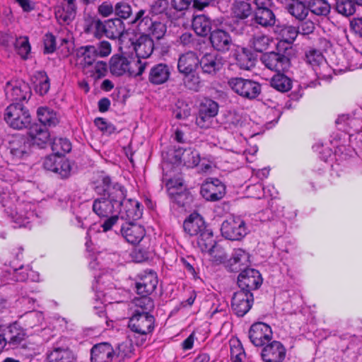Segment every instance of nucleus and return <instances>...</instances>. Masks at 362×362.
I'll use <instances>...</instances> for the list:
<instances>
[{"label":"nucleus","mask_w":362,"mask_h":362,"mask_svg":"<svg viewBox=\"0 0 362 362\" xmlns=\"http://www.w3.org/2000/svg\"><path fill=\"white\" fill-rule=\"evenodd\" d=\"M16 194L10 189H3L0 193V204L5 213L16 224V227H28L35 218V206L30 202H22L16 204Z\"/></svg>","instance_id":"f257e3e1"},{"label":"nucleus","mask_w":362,"mask_h":362,"mask_svg":"<svg viewBox=\"0 0 362 362\" xmlns=\"http://www.w3.org/2000/svg\"><path fill=\"white\" fill-rule=\"evenodd\" d=\"M125 31V25L119 18L101 21L97 17L86 20L84 32L92 35L96 38L105 36L110 39H117L122 37Z\"/></svg>","instance_id":"f03ea898"},{"label":"nucleus","mask_w":362,"mask_h":362,"mask_svg":"<svg viewBox=\"0 0 362 362\" xmlns=\"http://www.w3.org/2000/svg\"><path fill=\"white\" fill-rule=\"evenodd\" d=\"M199 64V59L194 52L181 54L177 62V69L185 76L184 83L189 89L197 90L199 80L194 72Z\"/></svg>","instance_id":"7ed1b4c3"},{"label":"nucleus","mask_w":362,"mask_h":362,"mask_svg":"<svg viewBox=\"0 0 362 362\" xmlns=\"http://www.w3.org/2000/svg\"><path fill=\"white\" fill-rule=\"evenodd\" d=\"M98 185L95 187V190L98 194L103 192L106 193L108 196V201L111 202L112 204L118 210L121 208L123 202L127 199L126 191L123 186L118 183L111 185V180L109 176L102 175L100 176L99 180L97 181Z\"/></svg>","instance_id":"20e7f679"},{"label":"nucleus","mask_w":362,"mask_h":362,"mask_svg":"<svg viewBox=\"0 0 362 362\" xmlns=\"http://www.w3.org/2000/svg\"><path fill=\"white\" fill-rule=\"evenodd\" d=\"M227 84L235 93L245 99L254 100L261 93V84L251 79L232 77Z\"/></svg>","instance_id":"39448f33"},{"label":"nucleus","mask_w":362,"mask_h":362,"mask_svg":"<svg viewBox=\"0 0 362 362\" xmlns=\"http://www.w3.org/2000/svg\"><path fill=\"white\" fill-rule=\"evenodd\" d=\"M4 119L12 128L23 129L31 123V117L28 110L19 103H13L6 109Z\"/></svg>","instance_id":"423d86ee"},{"label":"nucleus","mask_w":362,"mask_h":362,"mask_svg":"<svg viewBox=\"0 0 362 362\" xmlns=\"http://www.w3.org/2000/svg\"><path fill=\"white\" fill-rule=\"evenodd\" d=\"M155 319L151 314H140L139 310H135L134 315L129 318L128 327L137 334L141 335V345L146 339V335L154 329Z\"/></svg>","instance_id":"0eeeda50"},{"label":"nucleus","mask_w":362,"mask_h":362,"mask_svg":"<svg viewBox=\"0 0 362 362\" xmlns=\"http://www.w3.org/2000/svg\"><path fill=\"white\" fill-rule=\"evenodd\" d=\"M47 362H74L76 357L69 347V340L61 337L53 344L52 350L47 353Z\"/></svg>","instance_id":"6e6552de"},{"label":"nucleus","mask_w":362,"mask_h":362,"mask_svg":"<svg viewBox=\"0 0 362 362\" xmlns=\"http://www.w3.org/2000/svg\"><path fill=\"white\" fill-rule=\"evenodd\" d=\"M221 234L226 239L239 240L247 233L245 223L240 218H230L223 222Z\"/></svg>","instance_id":"1a4fd4ad"},{"label":"nucleus","mask_w":362,"mask_h":362,"mask_svg":"<svg viewBox=\"0 0 362 362\" xmlns=\"http://www.w3.org/2000/svg\"><path fill=\"white\" fill-rule=\"evenodd\" d=\"M4 90L6 99L13 102L25 100L31 95L29 85L21 80L7 82Z\"/></svg>","instance_id":"9d476101"},{"label":"nucleus","mask_w":362,"mask_h":362,"mask_svg":"<svg viewBox=\"0 0 362 362\" xmlns=\"http://www.w3.org/2000/svg\"><path fill=\"white\" fill-rule=\"evenodd\" d=\"M157 284L156 273L152 270L144 271L135 278V288L140 295H150L155 291Z\"/></svg>","instance_id":"9b49d317"},{"label":"nucleus","mask_w":362,"mask_h":362,"mask_svg":"<svg viewBox=\"0 0 362 362\" xmlns=\"http://www.w3.org/2000/svg\"><path fill=\"white\" fill-rule=\"evenodd\" d=\"M262 283L259 271L246 268L241 271L238 278V284L240 290L251 292L257 289Z\"/></svg>","instance_id":"f8f14e48"},{"label":"nucleus","mask_w":362,"mask_h":362,"mask_svg":"<svg viewBox=\"0 0 362 362\" xmlns=\"http://www.w3.org/2000/svg\"><path fill=\"white\" fill-rule=\"evenodd\" d=\"M248 336L250 341L255 346H262L272 339V331L267 324L256 322L250 327Z\"/></svg>","instance_id":"ddd939ff"},{"label":"nucleus","mask_w":362,"mask_h":362,"mask_svg":"<svg viewBox=\"0 0 362 362\" xmlns=\"http://www.w3.org/2000/svg\"><path fill=\"white\" fill-rule=\"evenodd\" d=\"M252 303L253 295L252 292L240 290L234 293L231 306L238 316L243 317L250 310Z\"/></svg>","instance_id":"4468645a"},{"label":"nucleus","mask_w":362,"mask_h":362,"mask_svg":"<svg viewBox=\"0 0 362 362\" xmlns=\"http://www.w3.org/2000/svg\"><path fill=\"white\" fill-rule=\"evenodd\" d=\"M262 63L272 71L280 72L288 67L289 59L282 53L270 52L261 57Z\"/></svg>","instance_id":"2eb2a0df"},{"label":"nucleus","mask_w":362,"mask_h":362,"mask_svg":"<svg viewBox=\"0 0 362 362\" xmlns=\"http://www.w3.org/2000/svg\"><path fill=\"white\" fill-rule=\"evenodd\" d=\"M225 185L218 179L206 181L201 187L200 194L207 201H218L225 194Z\"/></svg>","instance_id":"dca6fc26"},{"label":"nucleus","mask_w":362,"mask_h":362,"mask_svg":"<svg viewBox=\"0 0 362 362\" xmlns=\"http://www.w3.org/2000/svg\"><path fill=\"white\" fill-rule=\"evenodd\" d=\"M286 350L278 341H273L267 344L261 351V358L264 362H283Z\"/></svg>","instance_id":"f3484780"},{"label":"nucleus","mask_w":362,"mask_h":362,"mask_svg":"<svg viewBox=\"0 0 362 362\" xmlns=\"http://www.w3.org/2000/svg\"><path fill=\"white\" fill-rule=\"evenodd\" d=\"M116 356V351L107 342L94 345L90 350L91 362H112Z\"/></svg>","instance_id":"a211bd4d"},{"label":"nucleus","mask_w":362,"mask_h":362,"mask_svg":"<svg viewBox=\"0 0 362 362\" xmlns=\"http://www.w3.org/2000/svg\"><path fill=\"white\" fill-rule=\"evenodd\" d=\"M223 64V58L219 54L207 53L199 59V64L203 73L214 75L222 69Z\"/></svg>","instance_id":"6ab92c4d"},{"label":"nucleus","mask_w":362,"mask_h":362,"mask_svg":"<svg viewBox=\"0 0 362 362\" xmlns=\"http://www.w3.org/2000/svg\"><path fill=\"white\" fill-rule=\"evenodd\" d=\"M122 219L128 220L129 221H136L142 216V209H141L140 204L134 199H127L123 202L121 208L116 210Z\"/></svg>","instance_id":"aec40b11"},{"label":"nucleus","mask_w":362,"mask_h":362,"mask_svg":"<svg viewBox=\"0 0 362 362\" xmlns=\"http://www.w3.org/2000/svg\"><path fill=\"white\" fill-rule=\"evenodd\" d=\"M121 233L128 243L136 245L144 238L145 229L141 225L129 221L122 225Z\"/></svg>","instance_id":"412c9836"},{"label":"nucleus","mask_w":362,"mask_h":362,"mask_svg":"<svg viewBox=\"0 0 362 362\" xmlns=\"http://www.w3.org/2000/svg\"><path fill=\"white\" fill-rule=\"evenodd\" d=\"M171 75L170 66L164 63L153 65L148 73V81L153 85H162L166 83Z\"/></svg>","instance_id":"4be33fe9"},{"label":"nucleus","mask_w":362,"mask_h":362,"mask_svg":"<svg viewBox=\"0 0 362 362\" xmlns=\"http://www.w3.org/2000/svg\"><path fill=\"white\" fill-rule=\"evenodd\" d=\"M75 0H64L55 8V17L60 24H69L76 16Z\"/></svg>","instance_id":"5701e85b"},{"label":"nucleus","mask_w":362,"mask_h":362,"mask_svg":"<svg viewBox=\"0 0 362 362\" xmlns=\"http://www.w3.org/2000/svg\"><path fill=\"white\" fill-rule=\"evenodd\" d=\"M30 146L29 139L23 136L13 137L9 143L10 153L16 158L26 157L30 153Z\"/></svg>","instance_id":"b1692460"},{"label":"nucleus","mask_w":362,"mask_h":362,"mask_svg":"<svg viewBox=\"0 0 362 362\" xmlns=\"http://www.w3.org/2000/svg\"><path fill=\"white\" fill-rule=\"evenodd\" d=\"M183 228L190 236L199 235L207 229L204 218L197 213L189 216L184 221Z\"/></svg>","instance_id":"393cba45"},{"label":"nucleus","mask_w":362,"mask_h":362,"mask_svg":"<svg viewBox=\"0 0 362 362\" xmlns=\"http://www.w3.org/2000/svg\"><path fill=\"white\" fill-rule=\"evenodd\" d=\"M28 135L30 145H36L40 148H43L49 139V133L47 128L38 124L30 127Z\"/></svg>","instance_id":"a878e982"},{"label":"nucleus","mask_w":362,"mask_h":362,"mask_svg":"<svg viewBox=\"0 0 362 362\" xmlns=\"http://www.w3.org/2000/svg\"><path fill=\"white\" fill-rule=\"evenodd\" d=\"M168 194L179 206H185L188 198L187 193L183 190L182 182L180 180H170L166 183Z\"/></svg>","instance_id":"bb28decb"},{"label":"nucleus","mask_w":362,"mask_h":362,"mask_svg":"<svg viewBox=\"0 0 362 362\" xmlns=\"http://www.w3.org/2000/svg\"><path fill=\"white\" fill-rule=\"evenodd\" d=\"M268 5L267 3L264 5H256L255 11V23L263 27L272 26L276 21L275 16L273 11L267 7Z\"/></svg>","instance_id":"cd10ccee"},{"label":"nucleus","mask_w":362,"mask_h":362,"mask_svg":"<svg viewBox=\"0 0 362 362\" xmlns=\"http://www.w3.org/2000/svg\"><path fill=\"white\" fill-rule=\"evenodd\" d=\"M210 42L216 49L224 52L229 49L231 38L226 31L217 29L211 33Z\"/></svg>","instance_id":"c85d7f7f"},{"label":"nucleus","mask_w":362,"mask_h":362,"mask_svg":"<svg viewBox=\"0 0 362 362\" xmlns=\"http://www.w3.org/2000/svg\"><path fill=\"white\" fill-rule=\"evenodd\" d=\"M129 59L123 55L114 54L110 61V70L112 74L120 76L127 74L129 71Z\"/></svg>","instance_id":"c756f323"},{"label":"nucleus","mask_w":362,"mask_h":362,"mask_svg":"<svg viewBox=\"0 0 362 362\" xmlns=\"http://www.w3.org/2000/svg\"><path fill=\"white\" fill-rule=\"evenodd\" d=\"M154 49L152 38L146 35L140 37L134 45V51L137 58L146 59L150 57Z\"/></svg>","instance_id":"7c9ffc66"},{"label":"nucleus","mask_w":362,"mask_h":362,"mask_svg":"<svg viewBox=\"0 0 362 362\" xmlns=\"http://www.w3.org/2000/svg\"><path fill=\"white\" fill-rule=\"evenodd\" d=\"M249 262L248 253L240 248L235 249L229 260L230 269L233 272L242 271L243 267L247 266Z\"/></svg>","instance_id":"2f4dec72"},{"label":"nucleus","mask_w":362,"mask_h":362,"mask_svg":"<svg viewBox=\"0 0 362 362\" xmlns=\"http://www.w3.org/2000/svg\"><path fill=\"white\" fill-rule=\"evenodd\" d=\"M78 63L83 66L92 65L97 58L95 47L88 45L81 47L76 50Z\"/></svg>","instance_id":"473e14b6"},{"label":"nucleus","mask_w":362,"mask_h":362,"mask_svg":"<svg viewBox=\"0 0 362 362\" xmlns=\"http://www.w3.org/2000/svg\"><path fill=\"white\" fill-rule=\"evenodd\" d=\"M93 211L99 217L107 218L114 212L116 213V208L107 199L100 198L93 202Z\"/></svg>","instance_id":"72a5a7b5"},{"label":"nucleus","mask_w":362,"mask_h":362,"mask_svg":"<svg viewBox=\"0 0 362 362\" xmlns=\"http://www.w3.org/2000/svg\"><path fill=\"white\" fill-rule=\"evenodd\" d=\"M231 11L235 18L245 20L252 15L253 9L247 0H236L232 5Z\"/></svg>","instance_id":"f704fd0d"},{"label":"nucleus","mask_w":362,"mask_h":362,"mask_svg":"<svg viewBox=\"0 0 362 362\" xmlns=\"http://www.w3.org/2000/svg\"><path fill=\"white\" fill-rule=\"evenodd\" d=\"M194 32L200 36H206L211 30V19L205 15L196 16L192 21Z\"/></svg>","instance_id":"c9c22d12"},{"label":"nucleus","mask_w":362,"mask_h":362,"mask_svg":"<svg viewBox=\"0 0 362 362\" xmlns=\"http://www.w3.org/2000/svg\"><path fill=\"white\" fill-rule=\"evenodd\" d=\"M197 236V246L202 252H213L215 250L216 243L209 229H206Z\"/></svg>","instance_id":"e433bc0d"},{"label":"nucleus","mask_w":362,"mask_h":362,"mask_svg":"<svg viewBox=\"0 0 362 362\" xmlns=\"http://www.w3.org/2000/svg\"><path fill=\"white\" fill-rule=\"evenodd\" d=\"M271 86L279 92L284 93L291 90L292 81L283 74L278 73L271 79Z\"/></svg>","instance_id":"4c0bfd02"},{"label":"nucleus","mask_w":362,"mask_h":362,"mask_svg":"<svg viewBox=\"0 0 362 362\" xmlns=\"http://www.w3.org/2000/svg\"><path fill=\"white\" fill-rule=\"evenodd\" d=\"M13 279L16 281H25L30 279L33 281H39V275L34 271L30 269L29 267L21 266L13 270Z\"/></svg>","instance_id":"58836bf2"},{"label":"nucleus","mask_w":362,"mask_h":362,"mask_svg":"<svg viewBox=\"0 0 362 362\" xmlns=\"http://www.w3.org/2000/svg\"><path fill=\"white\" fill-rule=\"evenodd\" d=\"M37 113L40 124L45 127L55 126L58 123L56 113L47 107H39Z\"/></svg>","instance_id":"ea45409f"},{"label":"nucleus","mask_w":362,"mask_h":362,"mask_svg":"<svg viewBox=\"0 0 362 362\" xmlns=\"http://www.w3.org/2000/svg\"><path fill=\"white\" fill-rule=\"evenodd\" d=\"M52 150L58 157L64 156L71 150V144L66 138H55L52 142Z\"/></svg>","instance_id":"a19ab883"},{"label":"nucleus","mask_w":362,"mask_h":362,"mask_svg":"<svg viewBox=\"0 0 362 362\" xmlns=\"http://www.w3.org/2000/svg\"><path fill=\"white\" fill-rule=\"evenodd\" d=\"M151 21L149 13L146 10L141 9L136 13L132 23L136 25L139 30L143 33L149 29L148 26L151 25Z\"/></svg>","instance_id":"79ce46f5"},{"label":"nucleus","mask_w":362,"mask_h":362,"mask_svg":"<svg viewBox=\"0 0 362 362\" xmlns=\"http://www.w3.org/2000/svg\"><path fill=\"white\" fill-rule=\"evenodd\" d=\"M309 11L317 16H327L330 12V6L325 0H309Z\"/></svg>","instance_id":"37998d69"},{"label":"nucleus","mask_w":362,"mask_h":362,"mask_svg":"<svg viewBox=\"0 0 362 362\" xmlns=\"http://www.w3.org/2000/svg\"><path fill=\"white\" fill-rule=\"evenodd\" d=\"M287 11L298 21L305 20L309 13L308 3L288 4Z\"/></svg>","instance_id":"c03bdc74"},{"label":"nucleus","mask_w":362,"mask_h":362,"mask_svg":"<svg viewBox=\"0 0 362 362\" xmlns=\"http://www.w3.org/2000/svg\"><path fill=\"white\" fill-rule=\"evenodd\" d=\"M180 160L187 168H193L199 164L200 156L197 150L189 148L184 150Z\"/></svg>","instance_id":"a18cd8bd"},{"label":"nucleus","mask_w":362,"mask_h":362,"mask_svg":"<svg viewBox=\"0 0 362 362\" xmlns=\"http://www.w3.org/2000/svg\"><path fill=\"white\" fill-rule=\"evenodd\" d=\"M356 1L352 0H337L336 11L344 16H352L356 12Z\"/></svg>","instance_id":"49530a36"},{"label":"nucleus","mask_w":362,"mask_h":362,"mask_svg":"<svg viewBox=\"0 0 362 362\" xmlns=\"http://www.w3.org/2000/svg\"><path fill=\"white\" fill-rule=\"evenodd\" d=\"M272 189L270 187H268L267 191H266L267 194L272 197V199L269 202V209H266V212L270 211L272 213V216H268L267 219H273L274 216H281L282 214V209L283 207H280L277 203V201L274 199L277 194V192L275 190L274 187L272 186Z\"/></svg>","instance_id":"de8ad7c7"},{"label":"nucleus","mask_w":362,"mask_h":362,"mask_svg":"<svg viewBox=\"0 0 362 362\" xmlns=\"http://www.w3.org/2000/svg\"><path fill=\"white\" fill-rule=\"evenodd\" d=\"M142 296L134 300L136 310H140V314H150V312L154 308V303L148 295H141Z\"/></svg>","instance_id":"09e8293b"},{"label":"nucleus","mask_w":362,"mask_h":362,"mask_svg":"<svg viewBox=\"0 0 362 362\" xmlns=\"http://www.w3.org/2000/svg\"><path fill=\"white\" fill-rule=\"evenodd\" d=\"M15 49L17 53L24 59H27L30 52V45L28 37L26 36H21L17 37L14 42Z\"/></svg>","instance_id":"8fccbe9b"},{"label":"nucleus","mask_w":362,"mask_h":362,"mask_svg":"<svg viewBox=\"0 0 362 362\" xmlns=\"http://www.w3.org/2000/svg\"><path fill=\"white\" fill-rule=\"evenodd\" d=\"M148 27H149V29L143 33L146 36H151V38L153 37L159 40L163 37L166 32V27L163 23L153 20L151 21V25Z\"/></svg>","instance_id":"3c124183"},{"label":"nucleus","mask_w":362,"mask_h":362,"mask_svg":"<svg viewBox=\"0 0 362 362\" xmlns=\"http://www.w3.org/2000/svg\"><path fill=\"white\" fill-rule=\"evenodd\" d=\"M245 358L244 349L239 341L230 342V359L233 362H243Z\"/></svg>","instance_id":"603ef678"},{"label":"nucleus","mask_w":362,"mask_h":362,"mask_svg":"<svg viewBox=\"0 0 362 362\" xmlns=\"http://www.w3.org/2000/svg\"><path fill=\"white\" fill-rule=\"evenodd\" d=\"M199 112L215 117L218 112V105L211 99H205L202 102Z\"/></svg>","instance_id":"864d4df0"},{"label":"nucleus","mask_w":362,"mask_h":362,"mask_svg":"<svg viewBox=\"0 0 362 362\" xmlns=\"http://www.w3.org/2000/svg\"><path fill=\"white\" fill-rule=\"evenodd\" d=\"M137 58V59H129V71L127 74L131 76H141L146 66L147 63Z\"/></svg>","instance_id":"5fc2aeb1"},{"label":"nucleus","mask_w":362,"mask_h":362,"mask_svg":"<svg viewBox=\"0 0 362 362\" xmlns=\"http://www.w3.org/2000/svg\"><path fill=\"white\" fill-rule=\"evenodd\" d=\"M298 33L296 27L291 25H285L280 30L281 40L291 44L296 40Z\"/></svg>","instance_id":"6e6d98bb"},{"label":"nucleus","mask_w":362,"mask_h":362,"mask_svg":"<svg viewBox=\"0 0 362 362\" xmlns=\"http://www.w3.org/2000/svg\"><path fill=\"white\" fill-rule=\"evenodd\" d=\"M337 125L343 124L350 127L354 132H358L361 127V122L359 119L354 117H349L347 115H341L336 120Z\"/></svg>","instance_id":"4d7b16f0"},{"label":"nucleus","mask_w":362,"mask_h":362,"mask_svg":"<svg viewBox=\"0 0 362 362\" xmlns=\"http://www.w3.org/2000/svg\"><path fill=\"white\" fill-rule=\"evenodd\" d=\"M71 165L66 159L58 157L57 167L54 173L59 174L62 178H66L70 175Z\"/></svg>","instance_id":"13d9d810"},{"label":"nucleus","mask_w":362,"mask_h":362,"mask_svg":"<svg viewBox=\"0 0 362 362\" xmlns=\"http://www.w3.org/2000/svg\"><path fill=\"white\" fill-rule=\"evenodd\" d=\"M305 61L314 67L321 64L324 61V57L319 50L310 49L306 52Z\"/></svg>","instance_id":"bf43d9fd"},{"label":"nucleus","mask_w":362,"mask_h":362,"mask_svg":"<svg viewBox=\"0 0 362 362\" xmlns=\"http://www.w3.org/2000/svg\"><path fill=\"white\" fill-rule=\"evenodd\" d=\"M270 43V39L268 36L264 35H258L252 39V47L259 52L266 50Z\"/></svg>","instance_id":"052dcab7"},{"label":"nucleus","mask_w":362,"mask_h":362,"mask_svg":"<svg viewBox=\"0 0 362 362\" xmlns=\"http://www.w3.org/2000/svg\"><path fill=\"white\" fill-rule=\"evenodd\" d=\"M115 13L119 19H127L132 13V8L127 3L120 1L117 3L115 6Z\"/></svg>","instance_id":"680f3d73"},{"label":"nucleus","mask_w":362,"mask_h":362,"mask_svg":"<svg viewBox=\"0 0 362 362\" xmlns=\"http://www.w3.org/2000/svg\"><path fill=\"white\" fill-rule=\"evenodd\" d=\"M40 79L35 86V90L40 95H45L49 89V80L45 72L39 74Z\"/></svg>","instance_id":"e2e57ef3"},{"label":"nucleus","mask_w":362,"mask_h":362,"mask_svg":"<svg viewBox=\"0 0 362 362\" xmlns=\"http://www.w3.org/2000/svg\"><path fill=\"white\" fill-rule=\"evenodd\" d=\"M94 123L95 126L103 133L110 134L116 131V128L115 127V126L103 118H96L94 121Z\"/></svg>","instance_id":"0e129e2a"},{"label":"nucleus","mask_w":362,"mask_h":362,"mask_svg":"<svg viewBox=\"0 0 362 362\" xmlns=\"http://www.w3.org/2000/svg\"><path fill=\"white\" fill-rule=\"evenodd\" d=\"M214 118L211 116L199 112L196 119V124L200 128L208 129L212 126Z\"/></svg>","instance_id":"69168bd1"},{"label":"nucleus","mask_w":362,"mask_h":362,"mask_svg":"<svg viewBox=\"0 0 362 362\" xmlns=\"http://www.w3.org/2000/svg\"><path fill=\"white\" fill-rule=\"evenodd\" d=\"M247 191L250 197L256 199H260L262 197H264L267 194L266 189L261 183H257L255 185L249 186L247 187Z\"/></svg>","instance_id":"338daca9"},{"label":"nucleus","mask_w":362,"mask_h":362,"mask_svg":"<svg viewBox=\"0 0 362 362\" xmlns=\"http://www.w3.org/2000/svg\"><path fill=\"white\" fill-rule=\"evenodd\" d=\"M45 52L49 54L55 51L57 47L56 37L52 33H47L44 37Z\"/></svg>","instance_id":"774afa93"}]
</instances>
